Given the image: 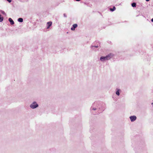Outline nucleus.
<instances>
[{"mask_svg":"<svg viewBox=\"0 0 153 153\" xmlns=\"http://www.w3.org/2000/svg\"><path fill=\"white\" fill-rule=\"evenodd\" d=\"M8 20L11 25H13L14 24V21L11 18H9Z\"/></svg>","mask_w":153,"mask_h":153,"instance_id":"obj_8","label":"nucleus"},{"mask_svg":"<svg viewBox=\"0 0 153 153\" xmlns=\"http://www.w3.org/2000/svg\"><path fill=\"white\" fill-rule=\"evenodd\" d=\"M39 107V104L36 101H33L30 105V108L32 109H34Z\"/></svg>","mask_w":153,"mask_h":153,"instance_id":"obj_1","label":"nucleus"},{"mask_svg":"<svg viewBox=\"0 0 153 153\" xmlns=\"http://www.w3.org/2000/svg\"><path fill=\"white\" fill-rule=\"evenodd\" d=\"M116 9V8L115 7H113V8H111L110 9V10L111 11H113Z\"/></svg>","mask_w":153,"mask_h":153,"instance_id":"obj_10","label":"nucleus"},{"mask_svg":"<svg viewBox=\"0 0 153 153\" xmlns=\"http://www.w3.org/2000/svg\"><path fill=\"white\" fill-rule=\"evenodd\" d=\"M98 47V46H91V48L93 49H94V48H97Z\"/></svg>","mask_w":153,"mask_h":153,"instance_id":"obj_14","label":"nucleus"},{"mask_svg":"<svg viewBox=\"0 0 153 153\" xmlns=\"http://www.w3.org/2000/svg\"><path fill=\"white\" fill-rule=\"evenodd\" d=\"M64 16H65V17H66V16H65V14H64Z\"/></svg>","mask_w":153,"mask_h":153,"instance_id":"obj_20","label":"nucleus"},{"mask_svg":"<svg viewBox=\"0 0 153 153\" xmlns=\"http://www.w3.org/2000/svg\"><path fill=\"white\" fill-rule=\"evenodd\" d=\"M153 103H152V104H153Z\"/></svg>","mask_w":153,"mask_h":153,"instance_id":"obj_21","label":"nucleus"},{"mask_svg":"<svg viewBox=\"0 0 153 153\" xmlns=\"http://www.w3.org/2000/svg\"><path fill=\"white\" fill-rule=\"evenodd\" d=\"M114 56V54L112 53H110L106 56L108 60L110 59Z\"/></svg>","mask_w":153,"mask_h":153,"instance_id":"obj_3","label":"nucleus"},{"mask_svg":"<svg viewBox=\"0 0 153 153\" xmlns=\"http://www.w3.org/2000/svg\"><path fill=\"white\" fill-rule=\"evenodd\" d=\"M3 20V17H2L1 15H0V22H1Z\"/></svg>","mask_w":153,"mask_h":153,"instance_id":"obj_13","label":"nucleus"},{"mask_svg":"<svg viewBox=\"0 0 153 153\" xmlns=\"http://www.w3.org/2000/svg\"><path fill=\"white\" fill-rule=\"evenodd\" d=\"M132 6L133 7H136V4L135 3H133L131 4Z\"/></svg>","mask_w":153,"mask_h":153,"instance_id":"obj_12","label":"nucleus"},{"mask_svg":"<svg viewBox=\"0 0 153 153\" xmlns=\"http://www.w3.org/2000/svg\"><path fill=\"white\" fill-rule=\"evenodd\" d=\"M7 1H8L9 3H10L12 1V0H6Z\"/></svg>","mask_w":153,"mask_h":153,"instance_id":"obj_16","label":"nucleus"},{"mask_svg":"<svg viewBox=\"0 0 153 153\" xmlns=\"http://www.w3.org/2000/svg\"><path fill=\"white\" fill-rule=\"evenodd\" d=\"M76 1H80V0H75Z\"/></svg>","mask_w":153,"mask_h":153,"instance_id":"obj_18","label":"nucleus"},{"mask_svg":"<svg viewBox=\"0 0 153 153\" xmlns=\"http://www.w3.org/2000/svg\"><path fill=\"white\" fill-rule=\"evenodd\" d=\"M92 109L93 110H97V108L95 107H92Z\"/></svg>","mask_w":153,"mask_h":153,"instance_id":"obj_15","label":"nucleus"},{"mask_svg":"<svg viewBox=\"0 0 153 153\" xmlns=\"http://www.w3.org/2000/svg\"><path fill=\"white\" fill-rule=\"evenodd\" d=\"M52 24V22H48L47 23V28L49 29L50 27L51 26Z\"/></svg>","mask_w":153,"mask_h":153,"instance_id":"obj_6","label":"nucleus"},{"mask_svg":"<svg viewBox=\"0 0 153 153\" xmlns=\"http://www.w3.org/2000/svg\"><path fill=\"white\" fill-rule=\"evenodd\" d=\"M151 21L152 22H153V18H152L151 20Z\"/></svg>","mask_w":153,"mask_h":153,"instance_id":"obj_17","label":"nucleus"},{"mask_svg":"<svg viewBox=\"0 0 153 153\" xmlns=\"http://www.w3.org/2000/svg\"><path fill=\"white\" fill-rule=\"evenodd\" d=\"M77 24H74L72 27L71 28V30L72 31H74L75 28L77 27Z\"/></svg>","mask_w":153,"mask_h":153,"instance_id":"obj_5","label":"nucleus"},{"mask_svg":"<svg viewBox=\"0 0 153 153\" xmlns=\"http://www.w3.org/2000/svg\"><path fill=\"white\" fill-rule=\"evenodd\" d=\"M147 1H149L150 0H146Z\"/></svg>","mask_w":153,"mask_h":153,"instance_id":"obj_19","label":"nucleus"},{"mask_svg":"<svg viewBox=\"0 0 153 153\" xmlns=\"http://www.w3.org/2000/svg\"><path fill=\"white\" fill-rule=\"evenodd\" d=\"M100 60L101 62H104L108 60L106 56H102L100 58Z\"/></svg>","mask_w":153,"mask_h":153,"instance_id":"obj_4","label":"nucleus"},{"mask_svg":"<svg viewBox=\"0 0 153 153\" xmlns=\"http://www.w3.org/2000/svg\"><path fill=\"white\" fill-rule=\"evenodd\" d=\"M120 89H116V94L117 96H119L120 94Z\"/></svg>","mask_w":153,"mask_h":153,"instance_id":"obj_7","label":"nucleus"},{"mask_svg":"<svg viewBox=\"0 0 153 153\" xmlns=\"http://www.w3.org/2000/svg\"><path fill=\"white\" fill-rule=\"evenodd\" d=\"M18 21L19 22H22L23 21V19L22 18H19L18 19Z\"/></svg>","mask_w":153,"mask_h":153,"instance_id":"obj_9","label":"nucleus"},{"mask_svg":"<svg viewBox=\"0 0 153 153\" xmlns=\"http://www.w3.org/2000/svg\"><path fill=\"white\" fill-rule=\"evenodd\" d=\"M129 118L131 122L135 121L137 118L136 116L135 115L131 116L129 117Z\"/></svg>","mask_w":153,"mask_h":153,"instance_id":"obj_2","label":"nucleus"},{"mask_svg":"<svg viewBox=\"0 0 153 153\" xmlns=\"http://www.w3.org/2000/svg\"><path fill=\"white\" fill-rule=\"evenodd\" d=\"M0 12L2 14H3L6 16V13H5V12L4 11H3V10H0Z\"/></svg>","mask_w":153,"mask_h":153,"instance_id":"obj_11","label":"nucleus"}]
</instances>
